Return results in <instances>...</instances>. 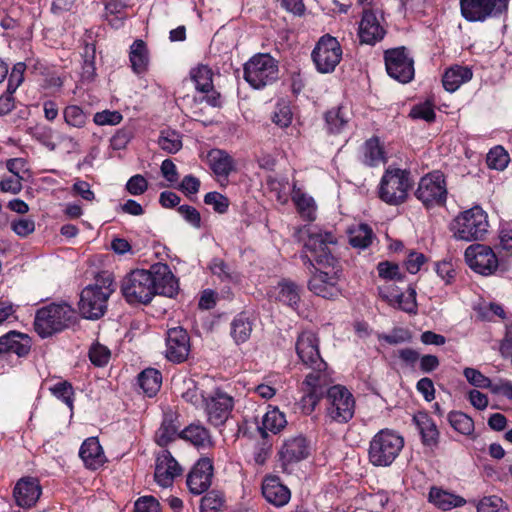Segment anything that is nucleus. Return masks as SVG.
I'll use <instances>...</instances> for the list:
<instances>
[{
    "mask_svg": "<svg viewBox=\"0 0 512 512\" xmlns=\"http://www.w3.org/2000/svg\"><path fill=\"white\" fill-rule=\"evenodd\" d=\"M304 232L307 234L304 247L319 266L309 280L308 287L320 297L335 298L340 294L337 284L341 269L331 247L336 245L337 237L333 232L318 227H304L300 233Z\"/></svg>",
    "mask_w": 512,
    "mask_h": 512,
    "instance_id": "1",
    "label": "nucleus"
},
{
    "mask_svg": "<svg viewBox=\"0 0 512 512\" xmlns=\"http://www.w3.org/2000/svg\"><path fill=\"white\" fill-rule=\"evenodd\" d=\"M296 352L302 363L313 370L302 383V400L313 410L324 393V387L330 382L327 364L320 356L316 334L303 331L297 338Z\"/></svg>",
    "mask_w": 512,
    "mask_h": 512,
    "instance_id": "2",
    "label": "nucleus"
},
{
    "mask_svg": "<svg viewBox=\"0 0 512 512\" xmlns=\"http://www.w3.org/2000/svg\"><path fill=\"white\" fill-rule=\"evenodd\" d=\"M115 290L114 279L110 274L96 277L95 283L86 286L79 301V311L86 319H98L104 315L107 301Z\"/></svg>",
    "mask_w": 512,
    "mask_h": 512,
    "instance_id": "3",
    "label": "nucleus"
},
{
    "mask_svg": "<svg viewBox=\"0 0 512 512\" xmlns=\"http://www.w3.org/2000/svg\"><path fill=\"white\" fill-rule=\"evenodd\" d=\"M404 447V438L395 430L381 429L370 440L369 462L375 467H389Z\"/></svg>",
    "mask_w": 512,
    "mask_h": 512,
    "instance_id": "4",
    "label": "nucleus"
},
{
    "mask_svg": "<svg viewBox=\"0 0 512 512\" xmlns=\"http://www.w3.org/2000/svg\"><path fill=\"white\" fill-rule=\"evenodd\" d=\"M487 213L478 205L460 212L451 222L450 231L457 240L478 241L488 232Z\"/></svg>",
    "mask_w": 512,
    "mask_h": 512,
    "instance_id": "5",
    "label": "nucleus"
},
{
    "mask_svg": "<svg viewBox=\"0 0 512 512\" xmlns=\"http://www.w3.org/2000/svg\"><path fill=\"white\" fill-rule=\"evenodd\" d=\"M75 316L74 309L67 303H52L40 308L35 315V331L42 337L51 336L70 325Z\"/></svg>",
    "mask_w": 512,
    "mask_h": 512,
    "instance_id": "6",
    "label": "nucleus"
},
{
    "mask_svg": "<svg viewBox=\"0 0 512 512\" xmlns=\"http://www.w3.org/2000/svg\"><path fill=\"white\" fill-rule=\"evenodd\" d=\"M278 62L269 54L259 53L251 57L243 68L246 82L254 89H262L278 79Z\"/></svg>",
    "mask_w": 512,
    "mask_h": 512,
    "instance_id": "7",
    "label": "nucleus"
},
{
    "mask_svg": "<svg viewBox=\"0 0 512 512\" xmlns=\"http://www.w3.org/2000/svg\"><path fill=\"white\" fill-rule=\"evenodd\" d=\"M410 188V173L403 169L389 167L380 180L378 195L389 205H399L406 200Z\"/></svg>",
    "mask_w": 512,
    "mask_h": 512,
    "instance_id": "8",
    "label": "nucleus"
},
{
    "mask_svg": "<svg viewBox=\"0 0 512 512\" xmlns=\"http://www.w3.org/2000/svg\"><path fill=\"white\" fill-rule=\"evenodd\" d=\"M153 283V275L149 270L136 269L123 278L121 292L130 304H146L155 295Z\"/></svg>",
    "mask_w": 512,
    "mask_h": 512,
    "instance_id": "9",
    "label": "nucleus"
},
{
    "mask_svg": "<svg viewBox=\"0 0 512 512\" xmlns=\"http://www.w3.org/2000/svg\"><path fill=\"white\" fill-rule=\"evenodd\" d=\"M339 41L331 35L322 36L312 51V60L318 72L326 74L335 70L342 59Z\"/></svg>",
    "mask_w": 512,
    "mask_h": 512,
    "instance_id": "10",
    "label": "nucleus"
},
{
    "mask_svg": "<svg viewBox=\"0 0 512 512\" xmlns=\"http://www.w3.org/2000/svg\"><path fill=\"white\" fill-rule=\"evenodd\" d=\"M508 9V0H460L461 15L469 22L496 18Z\"/></svg>",
    "mask_w": 512,
    "mask_h": 512,
    "instance_id": "11",
    "label": "nucleus"
},
{
    "mask_svg": "<svg viewBox=\"0 0 512 512\" xmlns=\"http://www.w3.org/2000/svg\"><path fill=\"white\" fill-rule=\"evenodd\" d=\"M329 417L339 423L352 419L355 412V400L351 392L344 386L334 385L327 391Z\"/></svg>",
    "mask_w": 512,
    "mask_h": 512,
    "instance_id": "12",
    "label": "nucleus"
},
{
    "mask_svg": "<svg viewBox=\"0 0 512 512\" xmlns=\"http://www.w3.org/2000/svg\"><path fill=\"white\" fill-rule=\"evenodd\" d=\"M203 408L207 421L215 427L223 426L230 418L234 408V398L221 389L206 395Z\"/></svg>",
    "mask_w": 512,
    "mask_h": 512,
    "instance_id": "13",
    "label": "nucleus"
},
{
    "mask_svg": "<svg viewBox=\"0 0 512 512\" xmlns=\"http://www.w3.org/2000/svg\"><path fill=\"white\" fill-rule=\"evenodd\" d=\"M384 60L391 78L400 83H408L414 78V61L405 47L386 50Z\"/></svg>",
    "mask_w": 512,
    "mask_h": 512,
    "instance_id": "14",
    "label": "nucleus"
},
{
    "mask_svg": "<svg viewBox=\"0 0 512 512\" xmlns=\"http://www.w3.org/2000/svg\"><path fill=\"white\" fill-rule=\"evenodd\" d=\"M416 196L427 207L444 204L447 197L444 175L440 171H434L422 177Z\"/></svg>",
    "mask_w": 512,
    "mask_h": 512,
    "instance_id": "15",
    "label": "nucleus"
},
{
    "mask_svg": "<svg viewBox=\"0 0 512 512\" xmlns=\"http://www.w3.org/2000/svg\"><path fill=\"white\" fill-rule=\"evenodd\" d=\"M465 261L476 273L488 276L498 268V259L492 248L483 244H472L465 250Z\"/></svg>",
    "mask_w": 512,
    "mask_h": 512,
    "instance_id": "16",
    "label": "nucleus"
},
{
    "mask_svg": "<svg viewBox=\"0 0 512 512\" xmlns=\"http://www.w3.org/2000/svg\"><path fill=\"white\" fill-rule=\"evenodd\" d=\"M213 470V462L210 458L199 459L187 476L190 492L195 495L204 493L211 485Z\"/></svg>",
    "mask_w": 512,
    "mask_h": 512,
    "instance_id": "17",
    "label": "nucleus"
},
{
    "mask_svg": "<svg viewBox=\"0 0 512 512\" xmlns=\"http://www.w3.org/2000/svg\"><path fill=\"white\" fill-rule=\"evenodd\" d=\"M385 34L382 17H378L373 11H364L358 26L360 43L375 45L384 38Z\"/></svg>",
    "mask_w": 512,
    "mask_h": 512,
    "instance_id": "18",
    "label": "nucleus"
},
{
    "mask_svg": "<svg viewBox=\"0 0 512 512\" xmlns=\"http://www.w3.org/2000/svg\"><path fill=\"white\" fill-rule=\"evenodd\" d=\"M190 351L189 336L181 327L169 329L166 338V357L168 360L181 363Z\"/></svg>",
    "mask_w": 512,
    "mask_h": 512,
    "instance_id": "19",
    "label": "nucleus"
},
{
    "mask_svg": "<svg viewBox=\"0 0 512 512\" xmlns=\"http://www.w3.org/2000/svg\"><path fill=\"white\" fill-rule=\"evenodd\" d=\"M181 472L182 468L168 450L158 453L154 477L159 486L163 488L171 486L175 477Z\"/></svg>",
    "mask_w": 512,
    "mask_h": 512,
    "instance_id": "20",
    "label": "nucleus"
},
{
    "mask_svg": "<svg viewBox=\"0 0 512 512\" xmlns=\"http://www.w3.org/2000/svg\"><path fill=\"white\" fill-rule=\"evenodd\" d=\"M42 494L39 481L33 477H24L18 480L13 490L16 504L24 509L33 507Z\"/></svg>",
    "mask_w": 512,
    "mask_h": 512,
    "instance_id": "21",
    "label": "nucleus"
},
{
    "mask_svg": "<svg viewBox=\"0 0 512 512\" xmlns=\"http://www.w3.org/2000/svg\"><path fill=\"white\" fill-rule=\"evenodd\" d=\"M378 294L381 299L393 307L410 314L417 312L416 291L413 288H409L405 293H398L390 286H381L378 288Z\"/></svg>",
    "mask_w": 512,
    "mask_h": 512,
    "instance_id": "22",
    "label": "nucleus"
},
{
    "mask_svg": "<svg viewBox=\"0 0 512 512\" xmlns=\"http://www.w3.org/2000/svg\"><path fill=\"white\" fill-rule=\"evenodd\" d=\"M31 349V339L28 335L16 331H10L0 337V355L18 357L26 356Z\"/></svg>",
    "mask_w": 512,
    "mask_h": 512,
    "instance_id": "23",
    "label": "nucleus"
},
{
    "mask_svg": "<svg viewBox=\"0 0 512 512\" xmlns=\"http://www.w3.org/2000/svg\"><path fill=\"white\" fill-rule=\"evenodd\" d=\"M149 272L153 275L155 294L172 297L178 290V281L166 264H156Z\"/></svg>",
    "mask_w": 512,
    "mask_h": 512,
    "instance_id": "24",
    "label": "nucleus"
},
{
    "mask_svg": "<svg viewBox=\"0 0 512 512\" xmlns=\"http://www.w3.org/2000/svg\"><path fill=\"white\" fill-rule=\"evenodd\" d=\"M79 457L84 466L90 470H97L102 467L107 458L97 437L85 439L79 449Z\"/></svg>",
    "mask_w": 512,
    "mask_h": 512,
    "instance_id": "25",
    "label": "nucleus"
},
{
    "mask_svg": "<svg viewBox=\"0 0 512 512\" xmlns=\"http://www.w3.org/2000/svg\"><path fill=\"white\" fill-rule=\"evenodd\" d=\"M262 494L269 503L277 507L286 505L291 497L290 490L281 483L277 476H267L264 478Z\"/></svg>",
    "mask_w": 512,
    "mask_h": 512,
    "instance_id": "26",
    "label": "nucleus"
},
{
    "mask_svg": "<svg viewBox=\"0 0 512 512\" xmlns=\"http://www.w3.org/2000/svg\"><path fill=\"white\" fill-rule=\"evenodd\" d=\"M309 453V444L302 435L288 438L280 451L281 458L286 463L299 462L307 458Z\"/></svg>",
    "mask_w": 512,
    "mask_h": 512,
    "instance_id": "27",
    "label": "nucleus"
},
{
    "mask_svg": "<svg viewBox=\"0 0 512 512\" xmlns=\"http://www.w3.org/2000/svg\"><path fill=\"white\" fill-rule=\"evenodd\" d=\"M428 501L443 511L462 507L466 504V500L463 497L437 486L430 488L428 493Z\"/></svg>",
    "mask_w": 512,
    "mask_h": 512,
    "instance_id": "28",
    "label": "nucleus"
},
{
    "mask_svg": "<svg viewBox=\"0 0 512 512\" xmlns=\"http://www.w3.org/2000/svg\"><path fill=\"white\" fill-rule=\"evenodd\" d=\"M422 439V443L428 447H434L439 441V430L435 421L426 412H418L413 416Z\"/></svg>",
    "mask_w": 512,
    "mask_h": 512,
    "instance_id": "29",
    "label": "nucleus"
},
{
    "mask_svg": "<svg viewBox=\"0 0 512 512\" xmlns=\"http://www.w3.org/2000/svg\"><path fill=\"white\" fill-rule=\"evenodd\" d=\"M210 169L218 177H227L235 168L233 158L224 150L212 149L207 154Z\"/></svg>",
    "mask_w": 512,
    "mask_h": 512,
    "instance_id": "30",
    "label": "nucleus"
},
{
    "mask_svg": "<svg viewBox=\"0 0 512 512\" xmlns=\"http://www.w3.org/2000/svg\"><path fill=\"white\" fill-rule=\"evenodd\" d=\"M473 77L472 70L467 66L453 65L448 68L442 78L443 86L448 92H455L461 85Z\"/></svg>",
    "mask_w": 512,
    "mask_h": 512,
    "instance_id": "31",
    "label": "nucleus"
},
{
    "mask_svg": "<svg viewBox=\"0 0 512 512\" xmlns=\"http://www.w3.org/2000/svg\"><path fill=\"white\" fill-rule=\"evenodd\" d=\"M129 61L133 72L137 75L144 74L149 65V53L146 43L141 40H135L130 46Z\"/></svg>",
    "mask_w": 512,
    "mask_h": 512,
    "instance_id": "32",
    "label": "nucleus"
},
{
    "mask_svg": "<svg viewBox=\"0 0 512 512\" xmlns=\"http://www.w3.org/2000/svg\"><path fill=\"white\" fill-rule=\"evenodd\" d=\"M179 437L190 442L197 448H207L212 446V438L209 431L202 425L192 423L179 433Z\"/></svg>",
    "mask_w": 512,
    "mask_h": 512,
    "instance_id": "33",
    "label": "nucleus"
},
{
    "mask_svg": "<svg viewBox=\"0 0 512 512\" xmlns=\"http://www.w3.org/2000/svg\"><path fill=\"white\" fill-rule=\"evenodd\" d=\"M291 198L298 213L303 219L307 221L315 220L317 205L312 196L306 194L294 185Z\"/></svg>",
    "mask_w": 512,
    "mask_h": 512,
    "instance_id": "34",
    "label": "nucleus"
},
{
    "mask_svg": "<svg viewBox=\"0 0 512 512\" xmlns=\"http://www.w3.org/2000/svg\"><path fill=\"white\" fill-rule=\"evenodd\" d=\"M286 425L287 420L284 413H282L277 407H270L262 417L259 430L262 436H267L268 433H279Z\"/></svg>",
    "mask_w": 512,
    "mask_h": 512,
    "instance_id": "35",
    "label": "nucleus"
},
{
    "mask_svg": "<svg viewBox=\"0 0 512 512\" xmlns=\"http://www.w3.org/2000/svg\"><path fill=\"white\" fill-rule=\"evenodd\" d=\"M350 111L344 106L332 108L325 114L327 131L331 134L341 133L350 120Z\"/></svg>",
    "mask_w": 512,
    "mask_h": 512,
    "instance_id": "36",
    "label": "nucleus"
},
{
    "mask_svg": "<svg viewBox=\"0 0 512 512\" xmlns=\"http://www.w3.org/2000/svg\"><path fill=\"white\" fill-rule=\"evenodd\" d=\"M362 150L364 164L370 167H376L386 162L385 152L378 138L373 137L368 139L364 143Z\"/></svg>",
    "mask_w": 512,
    "mask_h": 512,
    "instance_id": "37",
    "label": "nucleus"
},
{
    "mask_svg": "<svg viewBox=\"0 0 512 512\" xmlns=\"http://www.w3.org/2000/svg\"><path fill=\"white\" fill-rule=\"evenodd\" d=\"M208 267L212 275L225 284H237L240 282V274L221 258H213Z\"/></svg>",
    "mask_w": 512,
    "mask_h": 512,
    "instance_id": "38",
    "label": "nucleus"
},
{
    "mask_svg": "<svg viewBox=\"0 0 512 512\" xmlns=\"http://www.w3.org/2000/svg\"><path fill=\"white\" fill-rule=\"evenodd\" d=\"M138 383L148 397H153L161 387L162 375L154 368H147L139 374Z\"/></svg>",
    "mask_w": 512,
    "mask_h": 512,
    "instance_id": "39",
    "label": "nucleus"
},
{
    "mask_svg": "<svg viewBox=\"0 0 512 512\" xmlns=\"http://www.w3.org/2000/svg\"><path fill=\"white\" fill-rule=\"evenodd\" d=\"M276 300L296 309L300 301L299 287L293 282L283 281L275 288Z\"/></svg>",
    "mask_w": 512,
    "mask_h": 512,
    "instance_id": "40",
    "label": "nucleus"
},
{
    "mask_svg": "<svg viewBox=\"0 0 512 512\" xmlns=\"http://www.w3.org/2000/svg\"><path fill=\"white\" fill-rule=\"evenodd\" d=\"M349 242L354 248L365 249L373 240L374 233L367 224L360 223L349 228Z\"/></svg>",
    "mask_w": 512,
    "mask_h": 512,
    "instance_id": "41",
    "label": "nucleus"
},
{
    "mask_svg": "<svg viewBox=\"0 0 512 512\" xmlns=\"http://www.w3.org/2000/svg\"><path fill=\"white\" fill-rule=\"evenodd\" d=\"M450 426L464 436H472L475 431L474 420L462 411H450L447 415Z\"/></svg>",
    "mask_w": 512,
    "mask_h": 512,
    "instance_id": "42",
    "label": "nucleus"
},
{
    "mask_svg": "<svg viewBox=\"0 0 512 512\" xmlns=\"http://www.w3.org/2000/svg\"><path fill=\"white\" fill-rule=\"evenodd\" d=\"M177 436H179V434L176 419L173 418V415H165L161 426L156 432L155 437L157 444L165 447L176 439Z\"/></svg>",
    "mask_w": 512,
    "mask_h": 512,
    "instance_id": "43",
    "label": "nucleus"
},
{
    "mask_svg": "<svg viewBox=\"0 0 512 512\" xmlns=\"http://www.w3.org/2000/svg\"><path fill=\"white\" fill-rule=\"evenodd\" d=\"M63 119L69 127L82 129L87 125L89 115L79 105L70 104L63 109Z\"/></svg>",
    "mask_w": 512,
    "mask_h": 512,
    "instance_id": "44",
    "label": "nucleus"
},
{
    "mask_svg": "<svg viewBox=\"0 0 512 512\" xmlns=\"http://www.w3.org/2000/svg\"><path fill=\"white\" fill-rule=\"evenodd\" d=\"M252 332V323L247 316L240 314L231 323V336L237 344L246 342Z\"/></svg>",
    "mask_w": 512,
    "mask_h": 512,
    "instance_id": "45",
    "label": "nucleus"
},
{
    "mask_svg": "<svg viewBox=\"0 0 512 512\" xmlns=\"http://www.w3.org/2000/svg\"><path fill=\"white\" fill-rule=\"evenodd\" d=\"M212 70L205 65H200L191 71V78L195 83L196 89L203 93H208L213 88Z\"/></svg>",
    "mask_w": 512,
    "mask_h": 512,
    "instance_id": "46",
    "label": "nucleus"
},
{
    "mask_svg": "<svg viewBox=\"0 0 512 512\" xmlns=\"http://www.w3.org/2000/svg\"><path fill=\"white\" fill-rule=\"evenodd\" d=\"M159 147L170 154L178 152L182 148L181 135L172 129H164L158 138Z\"/></svg>",
    "mask_w": 512,
    "mask_h": 512,
    "instance_id": "47",
    "label": "nucleus"
},
{
    "mask_svg": "<svg viewBox=\"0 0 512 512\" xmlns=\"http://www.w3.org/2000/svg\"><path fill=\"white\" fill-rule=\"evenodd\" d=\"M509 162L510 156L502 146H495L491 148L486 157L488 167L498 171L506 169Z\"/></svg>",
    "mask_w": 512,
    "mask_h": 512,
    "instance_id": "48",
    "label": "nucleus"
},
{
    "mask_svg": "<svg viewBox=\"0 0 512 512\" xmlns=\"http://www.w3.org/2000/svg\"><path fill=\"white\" fill-rule=\"evenodd\" d=\"M272 122L278 127L284 129L292 124L293 113L290 105L286 101H279L271 117Z\"/></svg>",
    "mask_w": 512,
    "mask_h": 512,
    "instance_id": "49",
    "label": "nucleus"
},
{
    "mask_svg": "<svg viewBox=\"0 0 512 512\" xmlns=\"http://www.w3.org/2000/svg\"><path fill=\"white\" fill-rule=\"evenodd\" d=\"M377 272L380 278L387 281L401 282L404 280V274L400 271L399 266L389 261L379 262Z\"/></svg>",
    "mask_w": 512,
    "mask_h": 512,
    "instance_id": "50",
    "label": "nucleus"
},
{
    "mask_svg": "<svg viewBox=\"0 0 512 512\" xmlns=\"http://www.w3.org/2000/svg\"><path fill=\"white\" fill-rule=\"evenodd\" d=\"M51 393L64 402L71 410L73 408L74 389L67 381H60L50 387Z\"/></svg>",
    "mask_w": 512,
    "mask_h": 512,
    "instance_id": "51",
    "label": "nucleus"
},
{
    "mask_svg": "<svg viewBox=\"0 0 512 512\" xmlns=\"http://www.w3.org/2000/svg\"><path fill=\"white\" fill-rule=\"evenodd\" d=\"M11 230L20 238H26L36 229L35 220L29 217L16 218L11 221Z\"/></svg>",
    "mask_w": 512,
    "mask_h": 512,
    "instance_id": "52",
    "label": "nucleus"
},
{
    "mask_svg": "<svg viewBox=\"0 0 512 512\" xmlns=\"http://www.w3.org/2000/svg\"><path fill=\"white\" fill-rule=\"evenodd\" d=\"M463 375L467 382L475 388L488 389L491 379L485 376L480 370L472 367L463 369Z\"/></svg>",
    "mask_w": 512,
    "mask_h": 512,
    "instance_id": "53",
    "label": "nucleus"
},
{
    "mask_svg": "<svg viewBox=\"0 0 512 512\" xmlns=\"http://www.w3.org/2000/svg\"><path fill=\"white\" fill-rule=\"evenodd\" d=\"M186 390L182 392V398L191 403L194 406H202L206 400V395H204L197 388L196 384L193 380L185 381Z\"/></svg>",
    "mask_w": 512,
    "mask_h": 512,
    "instance_id": "54",
    "label": "nucleus"
},
{
    "mask_svg": "<svg viewBox=\"0 0 512 512\" xmlns=\"http://www.w3.org/2000/svg\"><path fill=\"white\" fill-rule=\"evenodd\" d=\"M110 357H111L110 350L106 346H104L100 343L93 344L89 350L90 361L95 366H98V367L105 366L106 364H108Z\"/></svg>",
    "mask_w": 512,
    "mask_h": 512,
    "instance_id": "55",
    "label": "nucleus"
},
{
    "mask_svg": "<svg viewBox=\"0 0 512 512\" xmlns=\"http://www.w3.org/2000/svg\"><path fill=\"white\" fill-rule=\"evenodd\" d=\"M123 116L119 111L103 110L93 116V122L98 126H115L121 123Z\"/></svg>",
    "mask_w": 512,
    "mask_h": 512,
    "instance_id": "56",
    "label": "nucleus"
},
{
    "mask_svg": "<svg viewBox=\"0 0 512 512\" xmlns=\"http://www.w3.org/2000/svg\"><path fill=\"white\" fill-rule=\"evenodd\" d=\"M410 117L413 119L432 122L435 119V111L433 104L429 101L414 105L410 111Z\"/></svg>",
    "mask_w": 512,
    "mask_h": 512,
    "instance_id": "57",
    "label": "nucleus"
},
{
    "mask_svg": "<svg viewBox=\"0 0 512 512\" xmlns=\"http://www.w3.org/2000/svg\"><path fill=\"white\" fill-rule=\"evenodd\" d=\"M477 512H506V506L500 497L487 496L478 502Z\"/></svg>",
    "mask_w": 512,
    "mask_h": 512,
    "instance_id": "58",
    "label": "nucleus"
},
{
    "mask_svg": "<svg viewBox=\"0 0 512 512\" xmlns=\"http://www.w3.org/2000/svg\"><path fill=\"white\" fill-rule=\"evenodd\" d=\"M204 202L213 207L217 213H225L229 207V200L219 192H209L204 196Z\"/></svg>",
    "mask_w": 512,
    "mask_h": 512,
    "instance_id": "59",
    "label": "nucleus"
},
{
    "mask_svg": "<svg viewBox=\"0 0 512 512\" xmlns=\"http://www.w3.org/2000/svg\"><path fill=\"white\" fill-rule=\"evenodd\" d=\"M31 135L34 139L42 143L50 150H54L56 145L52 141L53 130L48 126H36L32 129Z\"/></svg>",
    "mask_w": 512,
    "mask_h": 512,
    "instance_id": "60",
    "label": "nucleus"
},
{
    "mask_svg": "<svg viewBox=\"0 0 512 512\" xmlns=\"http://www.w3.org/2000/svg\"><path fill=\"white\" fill-rule=\"evenodd\" d=\"M25 69H26V66L22 62L16 63L13 66L12 71L9 76V79H8V84H7L8 90L15 92L18 89V87L21 85V83L24 80Z\"/></svg>",
    "mask_w": 512,
    "mask_h": 512,
    "instance_id": "61",
    "label": "nucleus"
},
{
    "mask_svg": "<svg viewBox=\"0 0 512 512\" xmlns=\"http://www.w3.org/2000/svg\"><path fill=\"white\" fill-rule=\"evenodd\" d=\"M389 501V496L384 491L370 494L366 498V505L372 512H380Z\"/></svg>",
    "mask_w": 512,
    "mask_h": 512,
    "instance_id": "62",
    "label": "nucleus"
},
{
    "mask_svg": "<svg viewBox=\"0 0 512 512\" xmlns=\"http://www.w3.org/2000/svg\"><path fill=\"white\" fill-rule=\"evenodd\" d=\"M135 512H160V504L153 496H142L134 505Z\"/></svg>",
    "mask_w": 512,
    "mask_h": 512,
    "instance_id": "63",
    "label": "nucleus"
},
{
    "mask_svg": "<svg viewBox=\"0 0 512 512\" xmlns=\"http://www.w3.org/2000/svg\"><path fill=\"white\" fill-rule=\"evenodd\" d=\"M222 504L223 500L218 494L208 493L201 500V512H219Z\"/></svg>",
    "mask_w": 512,
    "mask_h": 512,
    "instance_id": "64",
    "label": "nucleus"
}]
</instances>
